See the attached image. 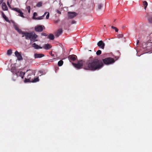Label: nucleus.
I'll return each mask as SVG.
<instances>
[{"instance_id": "obj_1", "label": "nucleus", "mask_w": 152, "mask_h": 152, "mask_svg": "<svg viewBox=\"0 0 152 152\" xmlns=\"http://www.w3.org/2000/svg\"><path fill=\"white\" fill-rule=\"evenodd\" d=\"M74 67L80 69L83 67L85 70L95 71L100 69L103 66V63L96 58H89L86 61L82 60L78 61L77 64L72 63Z\"/></svg>"}, {"instance_id": "obj_2", "label": "nucleus", "mask_w": 152, "mask_h": 152, "mask_svg": "<svg viewBox=\"0 0 152 152\" xmlns=\"http://www.w3.org/2000/svg\"><path fill=\"white\" fill-rule=\"evenodd\" d=\"M26 72H27L28 74L27 79L25 78L24 81L25 83L31 82V76L33 75H34L35 73L34 71L31 69L27 70L26 73Z\"/></svg>"}, {"instance_id": "obj_3", "label": "nucleus", "mask_w": 152, "mask_h": 152, "mask_svg": "<svg viewBox=\"0 0 152 152\" xmlns=\"http://www.w3.org/2000/svg\"><path fill=\"white\" fill-rule=\"evenodd\" d=\"M104 64H110L115 62L114 60L111 58H107L103 60Z\"/></svg>"}, {"instance_id": "obj_4", "label": "nucleus", "mask_w": 152, "mask_h": 152, "mask_svg": "<svg viewBox=\"0 0 152 152\" xmlns=\"http://www.w3.org/2000/svg\"><path fill=\"white\" fill-rule=\"evenodd\" d=\"M67 15L69 18H73L77 15V14L75 12H68Z\"/></svg>"}, {"instance_id": "obj_5", "label": "nucleus", "mask_w": 152, "mask_h": 152, "mask_svg": "<svg viewBox=\"0 0 152 152\" xmlns=\"http://www.w3.org/2000/svg\"><path fill=\"white\" fill-rule=\"evenodd\" d=\"M31 37L30 40L31 41L34 42L37 41L36 39L37 37L38 36L34 32H31Z\"/></svg>"}, {"instance_id": "obj_6", "label": "nucleus", "mask_w": 152, "mask_h": 152, "mask_svg": "<svg viewBox=\"0 0 152 152\" xmlns=\"http://www.w3.org/2000/svg\"><path fill=\"white\" fill-rule=\"evenodd\" d=\"M97 45L101 49H104L105 44L102 40L99 41L97 43Z\"/></svg>"}, {"instance_id": "obj_7", "label": "nucleus", "mask_w": 152, "mask_h": 152, "mask_svg": "<svg viewBox=\"0 0 152 152\" xmlns=\"http://www.w3.org/2000/svg\"><path fill=\"white\" fill-rule=\"evenodd\" d=\"M35 30L37 32H41L43 30V27L41 25H37L34 28Z\"/></svg>"}, {"instance_id": "obj_8", "label": "nucleus", "mask_w": 152, "mask_h": 152, "mask_svg": "<svg viewBox=\"0 0 152 152\" xmlns=\"http://www.w3.org/2000/svg\"><path fill=\"white\" fill-rule=\"evenodd\" d=\"M15 54L17 57L18 60H23V58L21 56V54L18 52V51H16L15 52Z\"/></svg>"}, {"instance_id": "obj_9", "label": "nucleus", "mask_w": 152, "mask_h": 152, "mask_svg": "<svg viewBox=\"0 0 152 152\" xmlns=\"http://www.w3.org/2000/svg\"><path fill=\"white\" fill-rule=\"evenodd\" d=\"M45 56L44 54L42 53H35L34 55V58H42Z\"/></svg>"}, {"instance_id": "obj_10", "label": "nucleus", "mask_w": 152, "mask_h": 152, "mask_svg": "<svg viewBox=\"0 0 152 152\" xmlns=\"http://www.w3.org/2000/svg\"><path fill=\"white\" fill-rule=\"evenodd\" d=\"M13 26L15 30H16L19 33L23 35L25 32L22 31L21 29H19L18 27L16 25L14 24Z\"/></svg>"}, {"instance_id": "obj_11", "label": "nucleus", "mask_w": 152, "mask_h": 152, "mask_svg": "<svg viewBox=\"0 0 152 152\" xmlns=\"http://www.w3.org/2000/svg\"><path fill=\"white\" fill-rule=\"evenodd\" d=\"M31 32L29 33L27 32H25L23 35L25 36L26 39H30L31 37Z\"/></svg>"}, {"instance_id": "obj_12", "label": "nucleus", "mask_w": 152, "mask_h": 152, "mask_svg": "<svg viewBox=\"0 0 152 152\" xmlns=\"http://www.w3.org/2000/svg\"><path fill=\"white\" fill-rule=\"evenodd\" d=\"M76 57L77 56L75 55H71L69 56L68 58L70 61L71 60L74 61L76 60Z\"/></svg>"}, {"instance_id": "obj_13", "label": "nucleus", "mask_w": 152, "mask_h": 152, "mask_svg": "<svg viewBox=\"0 0 152 152\" xmlns=\"http://www.w3.org/2000/svg\"><path fill=\"white\" fill-rule=\"evenodd\" d=\"M62 32V29H58L57 32L55 33V36L56 37H58L60 35Z\"/></svg>"}, {"instance_id": "obj_14", "label": "nucleus", "mask_w": 152, "mask_h": 152, "mask_svg": "<svg viewBox=\"0 0 152 152\" xmlns=\"http://www.w3.org/2000/svg\"><path fill=\"white\" fill-rule=\"evenodd\" d=\"M32 46L35 49H42V47L39 46L38 45H37L36 43H34L32 44Z\"/></svg>"}, {"instance_id": "obj_15", "label": "nucleus", "mask_w": 152, "mask_h": 152, "mask_svg": "<svg viewBox=\"0 0 152 152\" xmlns=\"http://www.w3.org/2000/svg\"><path fill=\"white\" fill-rule=\"evenodd\" d=\"M42 48L45 50H48L51 48V46L49 44H45L43 45Z\"/></svg>"}, {"instance_id": "obj_16", "label": "nucleus", "mask_w": 152, "mask_h": 152, "mask_svg": "<svg viewBox=\"0 0 152 152\" xmlns=\"http://www.w3.org/2000/svg\"><path fill=\"white\" fill-rule=\"evenodd\" d=\"M2 7L4 11H7L8 10V8L6 4L4 2L2 4Z\"/></svg>"}, {"instance_id": "obj_17", "label": "nucleus", "mask_w": 152, "mask_h": 152, "mask_svg": "<svg viewBox=\"0 0 152 152\" xmlns=\"http://www.w3.org/2000/svg\"><path fill=\"white\" fill-rule=\"evenodd\" d=\"M46 14H47V15H46V19H48L49 18V16H50L49 13L48 12H45L44 13V15H42V16H43V18H44V16Z\"/></svg>"}, {"instance_id": "obj_18", "label": "nucleus", "mask_w": 152, "mask_h": 152, "mask_svg": "<svg viewBox=\"0 0 152 152\" xmlns=\"http://www.w3.org/2000/svg\"><path fill=\"white\" fill-rule=\"evenodd\" d=\"M2 16L4 20L7 22H9V20L8 19V18L7 17L6 15H4L3 12H2Z\"/></svg>"}, {"instance_id": "obj_19", "label": "nucleus", "mask_w": 152, "mask_h": 152, "mask_svg": "<svg viewBox=\"0 0 152 152\" xmlns=\"http://www.w3.org/2000/svg\"><path fill=\"white\" fill-rule=\"evenodd\" d=\"M48 38L51 40H53L54 38V35L52 34H50L48 36Z\"/></svg>"}, {"instance_id": "obj_20", "label": "nucleus", "mask_w": 152, "mask_h": 152, "mask_svg": "<svg viewBox=\"0 0 152 152\" xmlns=\"http://www.w3.org/2000/svg\"><path fill=\"white\" fill-rule=\"evenodd\" d=\"M143 5H144V9H145V10H146V8L147 6H148L147 2L145 1H144L143 2Z\"/></svg>"}, {"instance_id": "obj_21", "label": "nucleus", "mask_w": 152, "mask_h": 152, "mask_svg": "<svg viewBox=\"0 0 152 152\" xmlns=\"http://www.w3.org/2000/svg\"><path fill=\"white\" fill-rule=\"evenodd\" d=\"M39 80L38 77H37L35 78H34V80H31V82H32L33 83L36 82H38Z\"/></svg>"}, {"instance_id": "obj_22", "label": "nucleus", "mask_w": 152, "mask_h": 152, "mask_svg": "<svg viewBox=\"0 0 152 152\" xmlns=\"http://www.w3.org/2000/svg\"><path fill=\"white\" fill-rule=\"evenodd\" d=\"M20 74L19 76L20 77L22 78H23L25 74V72H20Z\"/></svg>"}, {"instance_id": "obj_23", "label": "nucleus", "mask_w": 152, "mask_h": 152, "mask_svg": "<svg viewBox=\"0 0 152 152\" xmlns=\"http://www.w3.org/2000/svg\"><path fill=\"white\" fill-rule=\"evenodd\" d=\"M63 61L62 60H60L58 62V65L59 66H61L63 64Z\"/></svg>"}, {"instance_id": "obj_24", "label": "nucleus", "mask_w": 152, "mask_h": 152, "mask_svg": "<svg viewBox=\"0 0 152 152\" xmlns=\"http://www.w3.org/2000/svg\"><path fill=\"white\" fill-rule=\"evenodd\" d=\"M12 9L18 12V13L20 12V10L19 9L17 8H15Z\"/></svg>"}, {"instance_id": "obj_25", "label": "nucleus", "mask_w": 152, "mask_h": 152, "mask_svg": "<svg viewBox=\"0 0 152 152\" xmlns=\"http://www.w3.org/2000/svg\"><path fill=\"white\" fill-rule=\"evenodd\" d=\"M103 4H98V9L99 10H100L103 7Z\"/></svg>"}, {"instance_id": "obj_26", "label": "nucleus", "mask_w": 152, "mask_h": 152, "mask_svg": "<svg viewBox=\"0 0 152 152\" xmlns=\"http://www.w3.org/2000/svg\"><path fill=\"white\" fill-rule=\"evenodd\" d=\"M12 53V50L11 49H9L7 51V54L8 55H11Z\"/></svg>"}, {"instance_id": "obj_27", "label": "nucleus", "mask_w": 152, "mask_h": 152, "mask_svg": "<svg viewBox=\"0 0 152 152\" xmlns=\"http://www.w3.org/2000/svg\"><path fill=\"white\" fill-rule=\"evenodd\" d=\"M42 2H39L37 4L36 6L38 7H40L42 6Z\"/></svg>"}, {"instance_id": "obj_28", "label": "nucleus", "mask_w": 152, "mask_h": 152, "mask_svg": "<svg viewBox=\"0 0 152 152\" xmlns=\"http://www.w3.org/2000/svg\"><path fill=\"white\" fill-rule=\"evenodd\" d=\"M37 15V14L36 12H34V14H33V16L32 18L33 19L35 20V18H37V17H35V16H36Z\"/></svg>"}, {"instance_id": "obj_29", "label": "nucleus", "mask_w": 152, "mask_h": 152, "mask_svg": "<svg viewBox=\"0 0 152 152\" xmlns=\"http://www.w3.org/2000/svg\"><path fill=\"white\" fill-rule=\"evenodd\" d=\"M35 20H42L43 19V18L42 16H39L38 17H37V18H36Z\"/></svg>"}, {"instance_id": "obj_30", "label": "nucleus", "mask_w": 152, "mask_h": 152, "mask_svg": "<svg viewBox=\"0 0 152 152\" xmlns=\"http://www.w3.org/2000/svg\"><path fill=\"white\" fill-rule=\"evenodd\" d=\"M19 14L18 15L19 16L22 17H23V18H24V16L23 15V12H21L20 11V12H19Z\"/></svg>"}, {"instance_id": "obj_31", "label": "nucleus", "mask_w": 152, "mask_h": 152, "mask_svg": "<svg viewBox=\"0 0 152 152\" xmlns=\"http://www.w3.org/2000/svg\"><path fill=\"white\" fill-rule=\"evenodd\" d=\"M102 51L100 50H98L96 52V54L97 55H99L101 54Z\"/></svg>"}, {"instance_id": "obj_32", "label": "nucleus", "mask_w": 152, "mask_h": 152, "mask_svg": "<svg viewBox=\"0 0 152 152\" xmlns=\"http://www.w3.org/2000/svg\"><path fill=\"white\" fill-rule=\"evenodd\" d=\"M111 28L113 29H115V31L116 32H117L118 31V29L116 27H115L112 26Z\"/></svg>"}, {"instance_id": "obj_33", "label": "nucleus", "mask_w": 152, "mask_h": 152, "mask_svg": "<svg viewBox=\"0 0 152 152\" xmlns=\"http://www.w3.org/2000/svg\"><path fill=\"white\" fill-rule=\"evenodd\" d=\"M15 74L16 75L17 77H18V76H19L20 74V72H16Z\"/></svg>"}, {"instance_id": "obj_34", "label": "nucleus", "mask_w": 152, "mask_h": 152, "mask_svg": "<svg viewBox=\"0 0 152 152\" xmlns=\"http://www.w3.org/2000/svg\"><path fill=\"white\" fill-rule=\"evenodd\" d=\"M27 9L28 10V12L29 13L30 12V7L29 6H27L26 7Z\"/></svg>"}, {"instance_id": "obj_35", "label": "nucleus", "mask_w": 152, "mask_h": 152, "mask_svg": "<svg viewBox=\"0 0 152 152\" xmlns=\"http://www.w3.org/2000/svg\"><path fill=\"white\" fill-rule=\"evenodd\" d=\"M123 35L122 34H119L118 35V37L119 38H122L123 37Z\"/></svg>"}, {"instance_id": "obj_36", "label": "nucleus", "mask_w": 152, "mask_h": 152, "mask_svg": "<svg viewBox=\"0 0 152 152\" xmlns=\"http://www.w3.org/2000/svg\"><path fill=\"white\" fill-rule=\"evenodd\" d=\"M14 70L15 68L14 69H13V68L11 69V72L13 73V75H14Z\"/></svg>"}, {"instance_id": "obj_37", "label": "nucleus", "mask_w": 152, "mask_h": 152, "mask_svg": "<svg viewBox=\"0 0 152 152\" xmlns=\"http://www.w3.org/2000/svg\"><path fill=\"white\" fill-rule=\"evenodd\" d=\"M41 35H42V36H47V34L45 33H42L41 34Z\"/></svg>"}, {"instance_id": "obj_38", "label": "nucleus", "mask_w": 152, "mask_h": 152, "mask_svg": "<svg viewBox=\"0 0 152 152\" xmlns=\"http://www.w3.org/2000/svg\"><path fill=\"white\" fill-rule=\"evenodd\" d=\"M7 5L10 8H11V5H10V4L9 2L8 1L7 2Z\"/></svg>"}, {"instance_id": "obj_39", "label": "nucleus", "mask_w": 152, "mask_h": 152, "mask_svg": "<svg viewBox=\"0 0 152 152\" xmlns=\"http://www.w3.org/2000/svg\"><path fill=\"white\" fill-rule=\"evenodd\" d=\"M56 11L59 14H61V12L60 11H59L58 10H56Z\"/></svg>"}, {"instance_id": "obj_40", "label": "nucleus", "mask_w": 152, "mask_h": 152, "mask_svg": "<svg viewBox=\"0 0 152 152\" xmlns=\"http://www.w3.org/2000/svg\"><path fill=\"white\" fill-rule=\"evenodd\" d=\"M76 23V22L75 21V20H72V22H71V24H75V23Z\"/></svg>"}, {"instance_id": "obj_41", "label": "nucleus", "mask_w": 152, "mask_h": 152, "mask_svg": "<svg viewBox=\"0 0 152 152\" xmlns=\"http://www.w3.org/2000/svg\"><path fill=\"white\" fill-rule=\"evenodd\" d=\"M3 1V0H0V4L3 3L2 2Z\"/></svg>"}, {"instance_id": "obj_42", "label": "nucleus", "mask_w": 152, "mask_h": 152, "mask_svg": "<svg viewBox=\"0 0 152 152\" xmlns=\"http://www.w3.org/2000/svg\"><path fill=\"white\" fill-rule=\"evenodd\" d=\"M39 73L40 74H42L43 73V71H41V70L39 71Z\"/></svg>"}, {"instance_id": "obj_43", "label": "nucleus", "mask_w": 152, "mask_h": 152, "mask_svg": "<svg viewBox=\"0 0 152 152\" xmlns=\"http://www.w3.org/2000/svg\"><path fill=\"white\" fill-rule=\"evenodd\" d=\"M59 21V20H56V21H54V22L55 23H57L58 21Z\"/></svg>"}, {"instance_id": "obj_44", "label": "nucleus", "mask_w": 152, "mask_h": 152, "mask_svg": "<svg viewBox=\"0 0 152 152\" xmlns=\"http://www.w3.org/2000/svg\"><path fill=\"white\" fill-rule=\"evenodd\" d=\"M139 42V40H138L137 42V45L138 44Z\"/></svg>"}, {"instance_id": "obj_45", "label": "nucleus", "mask_w": 152, "mask_h": 152, "mask_svg": "<svg viewBox=\"0 0 152 152\" xmlns=\"http://www.w3.org/2000/svg\"><path fill=\"white\" fill-rule=\"evenodd\" d=\"M12 0H8V1H9H9H10V2L11 3V1H12Z\"/></svg>"}, {"instance_id": "obj_46", "label": "nucleus", "mask_w": 152, "mask_h": 152, "mask_svg": "<svg viewBox=\"0 0 152 152\" xmlns=\"http://www.w3.org/2000/svg\"><path fill=\"white\" fill-rule=\"evenodd\" d=\"M59 4H60V6H61V3H60V2L59 3Z\"/></svg>"}, {"instance_id": "obj_47", "label": "nucleus", "mask_w": 152, "mask_h": 152, "mask_svg": "<svg viewBox=\"0 0 152 152\" xmlns=\"http://www.w3.org/2000/svg\"><path fill=\"white\" fill-rule=\"evenodd\" d=\"M12 80H14V81H15V80H14V79H12Z\"/></svg>"}, {"instance_id": "obj_48", "label": "nucleus", "mask_w": 152, "mask_h": 152, "mask_svg": "<svg viewBox=\"0 0 152 152\" xmlns=\"http://www.w3.org/2000/svg\"><path fill=\"white\" fill-rule=\"evenodd\" d=\"M89 51H91V50H89Z\"/></svg>"}]
</instances>
